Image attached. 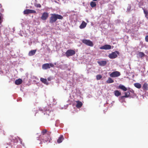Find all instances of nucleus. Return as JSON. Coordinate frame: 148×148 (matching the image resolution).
<instances>
[{"instance_id":"obj_1","label":"nucleus","mask_w":148,"mask_h":148,"mask_svg":"<svg viewBox=\"0 0 148 148\" xmlns=\"http://www.w3.org/2000/svg\"><path fill=\"white\" fill-rule=\"evenodd\" d=\"M63 17L60 15L56 14H51L50 18L49 23H52L55 22L58 19H61Z\"/></svg>"},{"instance_id":"obj_2","label":"nucleus","mask_w":148,"mask_h":148,"mask_svg":"<svg viewBox=\"0 0 148 148\" xmlns=\"http://www.w3.org/2000/svg\"><path fill=\"white\" fill-rule=\"evenodd\" d=\"M41 139L43 140L44 142H50L51 138L50 135H45L43 136H40Z\"/></svg>"},{"instance_id":"obj_3","label":"nucleus","mask_w":148,"mask_h":148,"mask_svg":"<svg viewBox=\"0 0 148 148\" xmlns=\"http://www.w3.org/2000/svg\"><path fill=\"white\" fill-rule=\"evenodd\" d=\"M119 53L118 51H116L108 55V57L110 59H114L116 58L118 56V55H119Z\"/></svg>"},{"instance_id":"obj_4","label":"nucleus","mask_w":148,"mask_h":148,"mask_svg":"<svg viewBox=\"0 0 148 148\" xmlns=\"http://www.w3.org/2000/svg\"><path fill=\"white\" fill-rule=\"evenodd\" d=\"M75 51L74 50L72 49H69L67 50L65 53L66 56L68 57L70 56H72L75 55Z\"/></svg>"},{"instance_id":"obj_5","label":"nucleus","mask_w":148,"mask_h":148,"mask_svg":"<svg viewBox=\"0 0 148 148\" xmlns=\"http://www.w3.org/2000/svg\"><path fill=\"white\" fill-rule=\"evenodd\" d=\"M82 42L83 43L90 47H92L93 45V42L89 40L83 39Z\"/></svg>"},{"instance_id":"obj_6","label":"nucleus","mask_w":148,"mask_h":148,"mask_svg":"<svg viewBox=\"0 0 148 148\" xmlns=\"http://www.w3.org/2000/svg\"><path fill=\"white\" fill-rule=\"evenodd\" d=\"M54 66V65L52 63H46L42 65V68L44 69H49L51 67H53Z\"/></svg>"},{"instance_id":"obj_7","label":"nucleus","mask_w":148,"mask_h":148,"mask_svg":"<svg viewBox=\"0 0 148 148\" xmlns=\"http://www.w3.org/2000/svg\"><path fill=\"white\" fill-rule=\"evenodd\" d=\"M121 74L119 72L116 71L112 72L110 75L111 77H116L119 76Z\"/></svg>"},{"instance_id":"obj_8","label":"nucleus","mask_w":148,"mask_h":148,"mask_svg":"<svg viewBox=\"0 0 148 148\" xmlns=\"http://www.w3.org/2000/svg\"><path fill=\"white\" fill-rule=\"evenodd\" d=\"M36 12L35 11L31 9H26L23 12L25 14H27L29 13H35Z\"/></svg>"},{"instance_id":"obj_9","label":"nucleus","mask_w":148,"mask_h":148,"mask_svg":"<svg viewBox=\"0 0 148 148\" xmlns=\"http://www.w3.org/2000/svg\"><path fill=\"white\" fill-rule=\"evenodd\" d=\"M111 46L110 45L107 44L105 45L100 47V49H101L109 50L111 49Z\"/></svg>"},{"instance_id":"obj_10","label":"nucleus","mask_w":148,"mask_h":148,"mask_svg":"<svg viewBox=\"0 0 148 148\" xmlns=\"http://www.w3.org/2000/svg\"><path fill=\"white\" fill-rule=\"evenodd\" d=\"M49 14L47 12H44L42 14L41 17V19L43 21L46 20L48 18Z\"/></svg>"},{"instance_id":"obj_11","label":"nucleus","mask_w":148,"mask_h":148,"mask_svg":"<svg viewBox=\"0 0 148 148\" xmlns=\"http://www.w3.org/2000/svg\"><path fill=\"white\" fill-rule=\"evenodd\" d=\"M51 133V132L47 131V130L44 129L42 131L40 136H43L45 135H50Z\"/></svg>"},{"instance_id":"obj_12","label":"nucleus","mask_w":148,"mask_h":148,"mask_svg":"<svg viewBox=\"0 0 148 148\" xmlns=\"http://www.w3.org/2000/svg\"><path fill=\"white\" fill-rule=\"evenodd\" d=\"M17 136L16 137H14L13 136H10L9 137V139L12 142L14 143H17L18 142V138Z\"/></svg>"},{"instance_id":"obj_13","label":"nucleus","mask_w":148,"mask_h":148,"mask_svg":"<svg viewBox=\"0 0 148 148\" xmlns=\"http://www.w3.org/2000/svg\"><path fill=\"white\" fill-rule=\"evenodd\" d=\"M125 96H122L121 97V99H123L124 98H127L129 97L130 95V93L129 92H125Z\"/></svg>"},{"instance_id":"obj_14","label":"nucleus","mask_w":148,"mask_h":148,"mask_svg":"<svg viewBox=\"0 0 148 148\" xmlns=\"http://www.w3.org/2000/svg\"><path fill=\"white\" fill-rule=\"evenodd\" d=\"M64 138L63 135H60L59 137L58 138V139L57 140V143H61L62 141L64 140Z\"/></svg>"},{"instance_id":"obj_15","label":"nucleus","mask_w":148,"mask_h":148,"mask_svg":"<svg viewBox=\"0 0 148 148\" xmlns=\"http://www.w3.org/2000/svg\"><path fill=\"white\" fill-rule=\"evenodd\" d=\"M97 63L99 64V65L102 66H104L106 64L107 62L106 61L103 60L101 61L98 62Z\"/></svg>"},{"instance_id":"obj_16","label":"nucleus","mask_w":148,"mask_h":148,"mask_svg":"<svg viewBox=\"0 0 148 148\" xmlns=\"http://www.w3.org/2000/svg\"><path fill=\"white\" fill-rule=\"evenodd\" d=\"M86 25L87 23L84 21H83L79 26V28L81 29L84 28L86 26Z\"/></svg>"},{"instance_id":"obj_17","label":"nucleus","mask_w":148,"mask_h":148,"mask_svg":"<svg viewBox=\"0 0 148 148\" xmlns=\"http://www.w3.org/2000/svg\"><path fill=\"white\" fill-rule=\"evenodd\" d=\"M76 102L77 103L76 107L77 108H80L82 106L83 104L81 101H76Z\"/></svg>"},{"instance_id":"obj_18","label":"nucleus","mask_w":148,"mask_h":148,"mask_svg":"<svg viewBox=\"0 0 148 148\" xmlns=\"http://www.w3.org/2000/svg\"><path fill=\"white\" fill-rule=\"evenodd\" d=\"M22 82V79H18L16 80L15 83L16 84L18 85L21 84Z\"/></svg>"},{"instance_id":"obj_19","label":"nucleus","mask_w":148,"mask_h":148,"mask_svg":"<svg viewBox=\"0 0 148 148\" xmlns=\"http://www.w3.org/2000/svg\"><path fill=\"white\" fill-rule=\"evenodd\" d=\"M118 88L124 91H126L127 90V88L125 86L122 85H120L118 86Z\"/></svg>"},{"instance_id":"obj_20","label":"nucleus","mask_w":148,"mask_h":148,"mask_svg":"<svg viewBox=\"0 0 148 148\" xmlns=\"http://www.w3.org/2000/svg\"><path fill=\"white\" fill-rule=\"evenodd\" d=\"M143 88L144 90H148V84L146 83H145L143 85Z\"/></svg>"},{"instance_id":"obj_21","label":"nucleus","mask_w":148,"mask_h":148,"mask_svg":"<svg viewBox=\"0 0 148 148\" xmlns=\"http://www.w3.org/2000/svg\"><path fill=\"white\" fill-rule=\"evenodd\" d=\"M40 80L45 84L48 85V82L47 81V80L46 79H45L43 78H41L40 79Z\"/></svg>"},{"instance_id":"obj_22","label":"nucleus","mask_w":148,"mask_h":148,"mask_svg":"<svg viewBox=\"0 0 148 148\" xmlns=\"http://www.w3.org/2000/svg\"><path fill=\"white\" fill-rule=\"evenodd\" d=\"M36 50H32L29 52L28 55L30 56H31L34 55Z\"/></svg>"},{"instance_id":"obj_23","label":"nucleus","mask_w":148,"mask_h":148,"mask_svg":"<svg viewBox=\"0 0 148 148\" xmlns=\"http://www.w3.org/2000/svg\"><path fill=\"white\" fill-rule=\"evenodd\" d=\"M134 86L136 88L140 89L141 88V84L138 83H136L134 84Z\"/></svg>"},{"instance_id":"obj_24","label":"nucleus","mask_w":148,"mask_h":148,"mask_svg":"<svg viewBox=\"0 0 148 148\" xmlns=\"http://www.w3.org/2000/svg\"><path fill=\"white\" fill-rule=\"evenodd\" d=\"M114 94L117 97H118L121 95V92L118 90H116L114 91Z\"/></svg>"},{"instance_id":"obj_25","label":"nucleus","mask_w":148,"mask_h":148,"mask_svg":"<svg viewBox=\"0 0 148 148\" xmlns=\"http://www.w3.org/2000/svg\"><path fill=\"white\" fill-rule=\"evenodd\" d=\"M90 5L91 7L94 8L96 6L97 4L96 2L92 1L90 2Z\"/></svg>"},{"instance_id":"obj_26","label":"nucleus","mask_w":148,"mask_h":148,"mask_svg":"<svg viewBox=\"0 0 148 148\" xmlns=\"http://www.w3.org/2000/svg\"><path fill=\"white\" fill-rule=\"evenodd\" d=\"M114 82V80L110 77H109L106 81L107 83L108 84L112 83Z\"/></svg>"},{"instance_id":"obj_27","label":"nucleus","mask_w":148,"mask_h":148,"mask_svg":"<svg viewBox=\"0 0 148 148\" xmlns=\"http://www.w3.org/2000/svg\"><path fill=\"white\" fill-rule=\"evenodd\" d=\"M143 12L145 14V17L147 19H148V11L144 9H143Z\"/></svg>"},{"instance_id":"obj_28","label":"nucleus","mask_w":148,"mask_h":148,"mask_svg":"<svg viewBox=\"0 0 148 148\" xmlns=\"http://www.w3.org/2000/svg\"><path fill=\"white\" fill-rule=\"evenodd\" d=\"M138 55L140 58H142L145 56V54L142 52H140L138 53Z\"/></svg>"},{"instance_id":"obj_29","label":"nucleus","mask_w":148,"mask_h":148,"mask_svg":"<svg viewBox=\"0 0 148 148\" xmlns=\"http://www.w3.org/2000/svg\"><path fill=\"white\" fill-rule=\"evenodd\" d=\"M96 79L98 80L101 79L102 77V76L100 74L97 75H96Z\"/></svg>"},{"instance_id":"obj_30","label":"nucleus","mask_w":148,"mask_h":148,"mask_svg":"<svg viewBox=\"0 0 148 148\" xmlns=\"http://www.w3.org/2000/svg\"><path fill=\"white\" fill-rule=\"evenodd\" d=\"M18 140H19L20 141V143L23 146L24 145V144L22 143V140L21 138L18 137H17Z\"/></svg>"},{"instance_id":"obj_31","label":"nucleus","mask_w":148,"mask_h":148,"mask_svg":"<svg viewBox=\"0 0 148 148\" xmlns=\"http://www.w3.org/2000/svg\"><path fill=\"white\" fill-rule=\"evenodd\" d=\"M35 6L37 7V8H41V5L40 4H36V5H35Z\"/></svg>"},{"instance_id":"obj_32","label":"nucleus","mask_w":148,"mask_h":148,"mask_svg":"<svg viewBox=\"0 0 148 148\" xmlns=\"http://www.w3.org/2000/svg\"><path fill=\"white\" fill-rule=\"evenodd\" d=\"M145 40L147 42H148V35L145 36Z\"/></svg>"},{"instance_id":"obj_33","label":"nucleus","mask_w":148,"mask_h":148,"mask_svg":"<svg viewBox=\"0 0 148 148\" xmlns=\"http://www.w3.org/2000/svg\"><path fill=\"white\" fill-rule=\"evenodd\" d=\"M52 77H49L47 78V80L49 81H50L52 79Z\"/></svg>"},{"instance_id":"obj_34","label":"nucleus","mask_w":148,"mask_h":148,"mask_svg":"<svg viewBox=\"0 0 148 148\" xmlns=\"http://www.w3.org/2000/svg\"><path fill=\"white\" fill-rule=\"evenodd\" d=\"M3 21L2 18H1V16L0 15V24Z\"/></svg>"},{"instance_id":"obj_35","label":"nucleus","mask_w":148,"mask_h":148,"mask_svg":"<svg viewBox=\"0 0 148 148\" xmlns=\"http://www.w3.org/2000/svg\"><path fill=\"white\" fill-rule=\"evenodd\" d=\"M42 142H40V144H42Z\"/></svg>"}]
</instances>
